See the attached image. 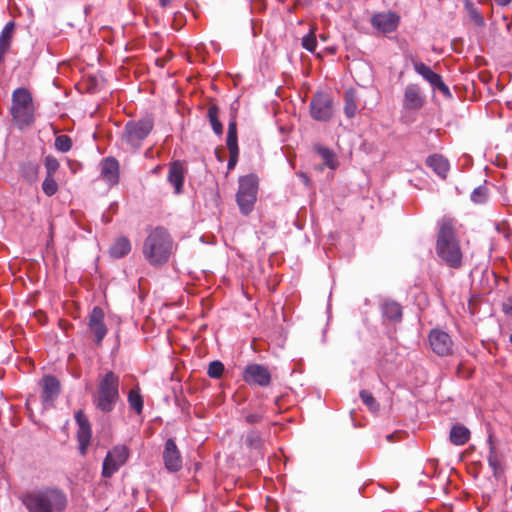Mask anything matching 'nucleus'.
<instances>
[{
  "instance_id": "1",
  "label": "nucleus",
  "mask_w": 512,
  "mask_h": 512,
  "mask_svg": "<svg viewBox=\"0 0 512 512\" xmlns=\"http://www.w3.org/2000/svg\"><path fill=\"white\" fill-rule=\"evenodd\" d=\"M456 221L444 216L438 221L436 240V254L451 268L458 269L462 266L463 253L456 234Z\"/></svg>"
},
{
  "instance_id": "2",
  "label": "nucleus",
  "mask_w": 512,
  "mask_h": 512,
  "mask_svg": "<svg viewBox=\"0 0 512 512\" xmlns=\"http://www.w3.org/2000/svg\"><path fill=\"white\" fill-rule=\"evenodd\" d=\"M20 500L28 512H64L68 506L66 493L55 487L26 492Z\"/></svg>"
},
{
  "instance_id": "3",
  "label": "nucleus",
  "mask_w": 512,
  "mask_h": 512,
  "mask_svg": "<svg viewBox=\"0 0 512 512\" xmlns=\"http://www.w3.org/2000/svg\"><path fill=\"white\" fill-rule=\"evenodd\" d=\"M173 247L174 241L168 230L163 226H157L144 240L142 253L151 266L160 267L169 261Z\"/></svg>"
},
{
  "instance_id": "4",
  "label": "nucleus",
  "mask_w": 512,
  "mask_h": 512,
  "mask_svg": "<svg viewBox=\"0 0 512 512\" xmlns=\"http://www.w3.org/2000/svg\"><path fill=\"white\" fill-rule=\"evenodd\" d=\"M120 378L113 371H108L99 377L97 391L93 396V404L103 413H110L120 400Z\"/></svg>"
},
{
  "instance_id": "5",
  "label": "nucleus",
  "mask_w": 512,
  "mask_h": 512,
  "mask_svg": "<svg viewBox=\"0 0 512 512\" xmlns=\"http://www.w3.org/2000/svg\"><path fill=\"white\" fill-rule=\"evenodd\" d=\"M153 128L154 118L151 115L129 120L124 126L121 139L133 150H138L141 148L143 141L152 132Z\"/></svg>"
},
{
  "instance_id": "6",
  "label": "nucleus",
  "mask_w": 512,
  "mask_h": 512,
  "mask_svg": "<svg viewBox=\"0 0 512 512\" xmlns=\"http://www.w3.org/2000/svg\"><path fill=\"white\" fill-rule=\"evenodd\" d=\"M11 114L14 122L21 128L33 123V101L30 92L26 88L20 87L13 91Z\"/></svg>"
},
{
  "instance_id": "7",
  "label": "nucleus",
  "mask_w": 512,
  "mask_h": 512,
  "mask_svg": "<svg viewBox=\"0 0 512 512\" xmlns=\"http://www.w3.org/2000/svg\"><path fill=\"white\" fill-rule=\"evenodd\" d=\"M258 191V177L249 174L239 179L236 201L243 215H248L254 208Z\"/></svg>"
},
{
  "instance_id": "8",
  "label": "nucleus",
  "mask_w": 512,
  "mask_h": 512,
  "mask_svg": "<svg viewBox=\"0 0 512 512\" xmlns=\"http://www.w3.org/2000/svg\"><path fill=\"white\" fill-rule=\"evenodd\" d=\"M311 117L319 122H328L334 114L333 100L325 92H317L311 98L310 104Z\"/></svg>"
},
{
  "instance_id": "9",
  "label": "nucleus",
  "mask_w": 512,
  "mask_h": 512,
  "mask_svg": "<svg viewBox=\"0 0 512 512\" xmlns=\"http://www.w3.org/2000/svg\"><path fill=\"white\" fill-rule=\"evenodd\" d=\"M129 457V449L125 445H117L108 451L103 461L102 476L110 478L123 466Z\"/></svg>"
},
{
  "instance_id": "10",
  "label": "nucleus",
  "mask_w": 512,
  "mask_h": 512,
  "mask_svg": "<svg viewBox=\"0 0 512 512\" xmlns=\"http://www.w3.org/2000/svg\"><path fill=\"white\" fill-rule=\"evenodd\" d=\"M162 459L165 469L170 473H176L183 467V459L174 439L169 438L164 444Z\"/></svg>"
},
{
  "instance_id": "11",
  "label": "nucleus",
  "mask_w": 512,
  "mask_h": 512,
  "mask_svg": "<svg viewBox=\"0 0 512 512\" xmlns=\"http://www.w3.org/2000/svg\"><path fill=\"white\" fill-rule=\"evenodd\" d=\"M104 311L101 307L95 306L91 310L88 318V329L94 337V342L101 345L107 334V326L104 323Z\"/></svg>"
},
{
  "instance_id": "12",
  "label": "nucleus",
  "mask_w": 512,
  "mask_h": 512,
  "mask_svg": "<svg viewBox=\"0 0 512 512\" xmlns=\"http://www.w3.org/2000/svg\"><path fill=\"white\" fill-rule=\"evenodd\" d=\"M243 379L250 385L267 387L271 383V373L268 368L260 364H249L243 372Z\"/></svg>"
},
{
  "instance_id": "13",
  "label": "nucleus",
  "mask_w": 512,
  "mask_h": 512,
  "mask_svg": "<svg viewBox=\"0 0 512 512\" xmlns=\"http://www.w3.org/2000/svg\"><path fill=\"white\" fill-rule=\"evenodd\" d=\"M431 349L439 356H448L452 353L453 342L450 335L440 329H432L428 336Z\"/></svg>"
},
{
  "instance_id": "14",
  "label": "nucleus",
  "mask_w": 512,
  "mask_h": 512,
  "mask_svg": "<svg viewBox=\"0 0 512 512\" xmlns=\"http://www.w3.org/2000/svg\"><path fill=\"white\" fill-rule=\"evenodd\" d=\"M75 421L78 425L77 440L79 443V452L84 456L87 453L92 436L91 426L87 416L81 410L75 413Z\"/></svg>"
},
{
  "instance_id": "15",
  "label": "nucleus",
  "mask_w": 512,
  "mask_h": 512,
  "mask_svg": "<svg viewBox=\"0 0 512 512\" xmlns=\"http://www.w3.org/2000/svg\"><path fill=\"white\" fill-rule=\"evenodd\" d=\"M399 22L400 17L395 12L378 13L371 18L372 26L382 33L394 32Z\"/></svg>"
},
{
  "instance_id": "16",
  "label": "nucleus",
  "mask_w": 512,
  "mask_h": 512,
  "mask_svg": "<svg viewBox=\"0 0 512 512\" xmlns=\"http://www.w3.org/2000/svg\"><path fill=\"white\" fill-rule=\"evenodd\" d=\"M425 103V97L417 84H409L404 90L403 108L410 111L420 110Z\"/></svg>"
},
{
  "instance_id": "17",
  "label": "nucleus",
  "mask_w": 512,
  "mask_h": 512,
  "mask_svg": "<svg viewBox=\"0 0 512 512\" xmlns=\"http://www.w3.org/2000/svg\"><path fill=\"white\" fill-rule=\"evenodd\" d=\"M60 393V383L55 376L46 375L42 379V394L41 399L44 408L52 405L53 401Z\"/></svg>"
},
{
  "instance_id": "18",
  "label": "nucleus",
  "mask_w": 512,
  "mask_h": 512,
  "mask_svg": "<svg viewBox=\"0 0 512 512\" xmlns=\"http://www.w3.org/2000/svg\"><path fill=\"white\" fill-rule=\"evenodd\" d=\"M119 162L114 157H106L100 163V175L109 185H116L119 182Z\"/></svg>"
},
{
  "instance_id": "19",
  "label": "nucleus",
  "mask_w": 512,
  "mask_h": 512,
  "mask_svg": "<svg viewBox=\"0 0 512 512\" xmlns=\"http://www.w3.org/2000/svg\"><path fill=\"white\" fill-rule=\"evenodd\" d=\"M487 441L489 445V453L487 456L488 464L493 471L494 477L498 479L504 473V468L502 465L503 455L495 447L492 435H489Z\"/></svg>"
},
{
  "instance_id": "20",
  "label": "nucleus",
  "mask_w": 512,
  "mask_h": 512,
  "mask_svg": "<svg viewBox=\"0 0 512 512\" xmlns=\"http://www.w3.org/2000/svg\"><path fill=\"white\" fill-rule=\"evenodd\" d=\"M185 169L180 161L171 163L167 180L174 187L175 194L182 192Z\"/></svg>"
},
{
  "instance_id": "21",
  "label": "nucleus",
  "mask_w": 512,
  "mask_h": 512,
  "mask_svg": "<svg viewBox=\"0 0 512 512\" xmlns=\"http://www.w3.org/2000/svg\"><path fill=\"white\" fill-rule=\"evenodd\" d=\"M426 165L430 167L440 178L445 179L450 169L449 162L439 154H433L427 157Z\"/></svg>"
},
{
  "instance_id": "22",
  "label": "nucleus",
  "mask_w": 512,
  "mask_h": 512,
  "mask_svg": "<svg viewBox=\"0 0 512 512\" xmlns=\"http://www.w3.org/2000/svg\"><path fill=\"white\" fill-rule=\"evenodd\" d=\"M382 315L385 319L393 322H400L402 320V307L396 301H385L381 305Z\"/></svg>"
},
{
  "instance_id": "23",
  "label": "nucleus",
  "mask_w": 512,
  "mask_h": 512,
  "mask_svg": "<svg viewBox=\"0 0 512 512\" xmlns=\"http://www.w3.org/2000/svg\"><path fill=\"white\" fill-rule=\"evenodd\" d=\"M131 251V243L125 236H121L115 240L109 249L110 256L115 259H120L126 256Z\"/></svg>"
},
{
  "instance_id": "24",
  "label": "nucleus",
  "mask_w": 512,
  "mask_h": 512,
  "mask_svg": "<svg viewBox=\"0 0 512 512\" xmlns=\"http://www.w3.org/2000/svg\"><path fill=\"white\" fill-rule=\"evenodd\" d=\"M413 67L414 70L431 85V87L441 77L440 74L434 72L429 66H427L423 62L413 61Z\"/></svg>"
},
{
  "instance_id": "25",
  "label": "nucleus",
  "mask_w": 512,
  "mask_h": 512,
  "mask_svg": "<svg viewBox=\"0 0 512 512\" xmlns=\"http://www.w3.org/2000/svg\"><path fill=\"white\" fill-rule=\"evenodd\" d=\"M450 441L457 446L464 445L470 438V431L462 425H455L450 431Z\"/></svg>"
},
{
  "instance_id": "26",
  "label": "nucleus",
  "mask_w": 512,
  "mask_h": 512,
  "mask_svg": "<svg viewBox=\"0 0 512 512\" xmlns=\"http://www.w3.org/2000/svg\"><path fill=\"white\" fill-rule=\"evenodd\" d=\"M207 118L213 132L216 135L221 136L223 134V125L219 120V108L216 104H212L208 107Z\"/></svg>"
},
{
  "instance_id": "27",
  "label": "nucleus",
  "mask_w": 512,
  "mask_h": 512,
  "mask_svg": "<svg viewBox=\"0 0 512 512\" xmlns=\"http://www.w3.org/2000/svg\"><path fill=\"white\" fill-rule=\"evenodd\" d=\"M226 145L229 152H239L238 137H237V123L236 119L232 118L228 124Z\"/></svg>"
},
{
  "instance_id": "28",
  "label": "nucleus",
  "mask_w": 512,
  "mask_h": 512,
  "mask_svg": "<svg viewBox=\"0 0 512 512\" xmlns=\"http://www.w3.org/2000/svg\"><path fill=\"white\" fill-rule=\"evenodd\" d=\"M127 401H128L129 407L133 411H135V413H137L138 415H140L142 413L143 407H144V402H143V398L140 394V390L138 387L133 388L129 391Z\"/></svg>"
},
{
  "instance_id": "29",
  "label": "nucleus",
  "mask_w": 512,
  "mask_h": 512,
  "mask_svg": "<svg viewBox=\"0 0 512 512\" xmlns=\"http://www.w3.org/2000/svg\"><path fill=\"white\" fill-rule=\"evenodd\" d=\"M15 30V22L9 21L6 23L4 28L2 29L0 33V47L6 48L10 50L13 34Z\"/></svg>"
},
{
  "instance_id": "30",
  "label": "nucleus",
  "mask_w": 512,
  "mask_h": 512,
  "mask_svg": "<svg viewBox=\"0 0 512 512\" xmlns=\"http://www.w3.org/2000/svg\"><path fill=\"white\" fill-rule=\"evenodd\" d=\"M344 113L348 118H353L357 112L356 96L353 90H348L344 94Z\"/></svg>"
},
{
  "instance_id": "31",
  "label": "nucleus",
  "mask_w": 512,
  "mask_h": 512,
  "mask_svg": "<svg viewBox=\"0 0 512 512\" xmlns=\"http://www.w3.org/2000/svg\"><path fill=\"white\" fill-rule=\"evenodd\" d=\"M316 151L321 156L322 160L324 161V164L327 167H329L330 169H335L337 167L338 161L333 150L327 147L318 146L316 148Z\"/></svg>"
},
{
  "instance_id": "32",
  "label": "nucleus",
  "mask_w": 512,
  "mask_h": 512,
  "mask_svg": "<svg viewBox=\"0 0 512 512\" xmlns=\"http://www.w3.org/2000/svg\"><path fill=\"white\" fill-rule=\"evenodd\" d=\"M245 443L250 449H261L263 446V439L260 431L256 429L249 430L246 434Z\"/></svg>"
},
{
  "instance_id": "33",
  "label": "nucleus",
  "mask_w": 512,
  "mask_h": 512,
  "mask_svg": "<svg viewBox=\"0 0 512 512\" xmlns=\"http://www.w3.org/2000/svg\"><path fill=\"white\" fill-rule=\"evenodd\" d=\"M39 165L34 162L24 163L21 167L22 176L28 181L33 182L37 179L39 173Z\"/></svg>"
},
{
  "instance_id": "34",
  "label": "nucleus",
  "mask_w": 512,
  "mask_h": 512,
  "mask_svg": "<svg viewBox=\"0 0 512 512\" xmlns=\"http://www.w3.org/2000/svg\"><path fill=\"white\" fill-rule=\"evenodd\" d=\"M488 198L489 190L485 185L476 187L470 195L471 201L475 204H484L488 201Z\"/></svg>"
},
{
  "instance_id": "35",
  "label": "nucleus",
  "mask_w": 512,
  "mask_h": 512,
  "mask_svg": "<svg viewBox=\"0 0 512 512\" xmlns=\"http://www.w3.org/2000/svg\"><path fill=\"white\" fill-rule=\"evenodd\" d=\"M465 8L468 12L470 20L477 26L483 27L485 26V20L479 10L474 6V4L467 2Z\"/></svg>"
},
{
  "instance_id": "36",
  "label": "nucleus",
  "mask_w": 512,
  "mask_h": 512,
  "mask_svg": "<svg viewBox=\"0 0 512 512\" xmlns=\"http://www.w3.org/2000/svg\"><path fill=\"white\" fill-rule=\"evenodd\" d=\"M360 398L371 412H377L379 410V403L376 401L371 392L367 390L360 391Z\"/></svg>"
},
{
  "instance_id": "37",
  "label": "nucleus",
  "mask_w": 512,
  "mask_h": 512,
  "mask_svg": "<svg viewBox=\"0 0 512 512\" xmlns=\"http://www.w3.org/2000/svg\"><path fill=\"white\" fill-rule=\"evenodd\" d=\"M223 372L224 364L219 360L212 361L208 366L207 374L210 378L219 379Z\"/></svg>"
},
{
  "instance_id": "38",
  "label": "nucleus",
  "mask_w": 512,
  "mask_h": 512,
  "mask_svg": "<svg viewBox=\"0 0 512 512\" xmlns=\"http://www.w3.org/2000/svg\"><path fill=\"white\" fill-rule=\"evenodd\" d=\"M55 148L60 152H68L72 147V140L67 135L57 136L55 139Z\"/></svg>"
},
{
  "instance_id": "39",
  "label": "nucleus",
  "mask_w": 512,
  "mask_h": 512,
  "mask_svg": "<svg viewBox=\"0 0 512 512\" xmlns=\"http://www.w3.org/2000/svg\"><path fill=\"white\" fill-rule=\"evenodd\" d=\"M42 190L47 196H52L57 192L58 185L53 176L46 175V178L42 183Z\"/></svg>"
},
{
  "instance_id": "40",
  "label": "nucleus",
  "mask_w": 512,
  "mask_h": 512,
  "mask_svg": "<svg viewBox=\"0 0 512 512\" xmlns=\"http://www.w3.org/2000/svg\"><path fill=\"white\" fill-rule=\"evenodd\" d=\"M302 46L311 53L315 51L317 47V39L313 30L302 38Z\"/></svg>"
},
{
  "instance_id": "41",
  "label": "nucleus",
  "mask_w": 512,
  "mask_h": 512,
  "mask_svg": "<svg viewBox=\"0 0 512 512\" xmlns=\"http://www.w3.org/2000/svg\"><path fill=\"white\" fill-rule=\"evenodd\" d=\"M44 166L47 175L53 176L59 168V162L54 156L48 155L44 159Z\"/></svg>"
},
{
  "instance_id": "42",
  "label": "nucleus",
  "mask_w": 512,
  "mask_h": 512,
  "mask_svg": "<svg viewBox=\"0 0 512 512\" xmlns=\"http://www.w3.org/2000/svg\"><path fill=\"white\" fill-rule=\"evenodd\" d=\"M433 90L439 91L445 98L450 99L452 98V94L450 92L449 87L444 83L442 76L439 78L438 81L432 86Z\"/></svg>"
},
{
  "instance_id": "43",
  "label": "nucleus",
  "mask_w": 512,
  "mask_h": 512,
  "mask_svg": "<svg viewBox=\"0 0 512 512\" xmlns=\"http://www.w3.org/2000/svg\"><path fill=\"white\" fill-rule=\"evenodd\" d=\"M264 418L263 411L249 412L245 415V422L248 424H256L262 421Z\"/></svg>"
},
{
  "instance_id": "44",
  "label": "nucleus",
  "mask_w": 512,
  "mask_h": 512,
  "mask_svg": "<svg viewBox=\"0 0 512 512\" xmlns=\"http://www.w3.org/2000/svg\"><path fill=\"white\" fill-rule=\"evenodd\" d=\"M502 311L507 316H512V296L508 297L502 304Z\"/></svg>"
},
{
  "instance_id": "45",
  "label": "nucleus",
  "mask_w": 512,
  "mask_h": 512,
  "mask_svg": "<svg viewBox=\"0 0 512 512\" xmlns=\"http://www.w3.org/2000/svg\"><path fill=\"white\" fill-rule=\"evenodd\" d=\"M229 160L227 164L228 170L234 169L238 162L239 152H229Z\"/></svg>"
},
{
  "instance_id": "46",
  "label": "nucleus",
  "mask_w": 512,
  "mask_h": 512,
  "mask_svg": "<svg viewBox=\"0 0 512 512\" xmlns=\"http://www.w3.org/2000/svg\"><path fill=\"white\" fill-rule=\"evenodd\" d=\"M298 177L300 178V180L306 185V186H309L310 185V179L308 177V175L304 172H299L298 173Z\"/></svg>"
},
{
  "instance_id": "47",
  "label": "nucleus",
  "mask_w": 512,
  "mask_h": 512,
  "mask_svg": "<svg viewBox=\"0 0 512 512\" xmlns=\"http://www.w3.org/2000/svg\"><path fill=\"white\" fill-rule=\"evenodd\" d=\"M9 52V49L0 47V64L4 61L5 54Z\"/></svg>"
},
{
  "instance_id": "48",
  "label": "nucleus",
  "mask_w": 512,
  "mask_h": 512,
  "mask_svg": "<svg viewBox=\"0 0 512 512\" xmlns=\"http://www.w3.org/2000/svg\"><path fill=\"white\" fill-rule=\"evenodd\" d=\"M500 6L508 5L512 0H494Z\"/></svg>"
},
{
  "instance_id": "49",
  "label": "nucleus",
  "mask_w": 512,
  "mask_h": 512,
  "mask_svg": "<svg viewBox=\"0 0 512 512\" xmlns=\"http://www.w3.org/2000/svg\"><path fill=\"white\" fill-rule=\"evenodd\" d=\"M173 0H159V4L161 7H167L171 4Z\"/></svg>"
},
{
  "instance_id": "50",
  "label": "nucleus",
  "mask_w": 512,
  "mask_h": 512,
  "mask_svg": "<svg viewBox=\"0 0 512 512\" xmlns=\"http://www.w3.org/2000/svg\"><path fill=\"white\" fill-rule=\"evenodd\" d=\"M215 154H216L217 159H218L219 161H222V158H221V157H220V155L218 154V151H217V150L215 151Z\"/></svg>"
},
{
  "instance_id": "51",
  "label": "nucleus",
  "mask_w": 512,
  "mask_h": 512,
  "mask_svg": "<svg viewBox=\"0 0 512 512\" xmlns=\"http://www.w3.org/2000/svg\"><path fill=\"white\" fill-rule=\"evenodd\" d=\"M392 438V435H388L387 439L390 440Z\"/></svg>"
},
{
  "instance_id": "52",
  "label": "nucleus",
  "mask_w": 512,
  "mask_h": 512,
  "mask_svg": "<svg viewBox=\"0 0 512 512\" xmlns=\"http://www.w3.org/2000/svg\"><path fill=\"white\" fill-rule=\"evenodd\" d=\"M301 0H297V2H300ZM305 2H310L311 0H304Z\"/></svg>"
},
{
  "instance_id": "53",
  "label": "nucleus",
  "mask_w": 512,
  "mask_h": 512,
  "mask_svg": "<svg viewBox=\"0 0 512 512\" xmlns=\"http://www.w3.org/2000/svg\"><path fill=\"white\" fill-rule=\"evenodd\" d=\"M510 342L512 343V333H511V335H510Z\"/></svg>"
}]
</instances>
